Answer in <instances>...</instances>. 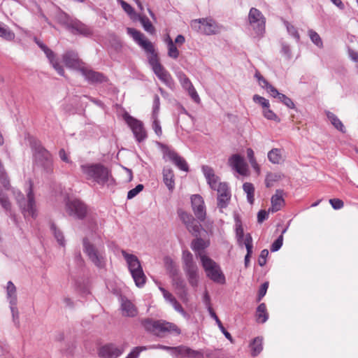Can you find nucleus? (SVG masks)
I'll return each instance as SVG.
<instances>
[{
	"instance_id": "62",
	"label": "nucleus",
	"mask_w": 358,
	"mask_h": 358,
	"mask_svg": "<svg viewBox=\"0 0 358 358\" xmlns=\"http://www.w3.org/2000/svg\"><path fill=\"white\" fill-rule=\"evenodd\" d=\"M143 189V185L141 184H138L134 189L129 190L127 193V199H131L135 197L138 193H140Z\"/></svg>"
},
{
	"instance_id": "30",
	"label": "nucleus",
	"mask_w": 358,
	"mask_h": 358,
	"mask_svg": "<svg viewBox=\"0 0 358 358\" xmlns=\"http://www.w3.org/2000/svg\"><path fill=\"white\" fill-rule=\"evenodd\" d=\"M133 20L140 21L145 31L150 34H155V29L150 20L145 15H141V14L136 15V17H133Z\"/></svg>"
},
{
	"instance_id": "41",
	"label": "nucleus",
	"mask_w": 358,
	"mask_h": 358,
	"mask_svg": "<svg viewBox=\"0 0 358 358\" xmlns=\"http://www.w3.org/2000/svg\"><path fill=\"white\" fill-rule=\"evenodd\" d=\"M244 192L247 194L248 201L252 204L254 203L255 187L250 182H245L243 185Z\"/></svg>"
},
{
	"instance_id": "27",
	"label": "nucleus",
	"mask_w": 358,
	"mask_h": 358,
	"mask_svg": "<svg viewBox=\"0 0 358 358\" xmlns=\"http://www.w3.org/2000/svg\"><path fill=\"white\" fill-rule=\"evenodd\" d=\"M202 171L211 189H216L217 177L215 175L213 169L208 166L204 165L202 166Z\"/></svg>"
},
{
	"instance_id": "2",
	"label": "nucleus",
	"mask_w": 358,
	"mask_h": 358,
	"mask_svg": "<svg viewBox=\"0 0 358 358\" xmlns=\"http://www.w3.org/2000/svg\"><path fill=\"white\" fill-rule=\"evenodd\" d=\"M80 169L87 180L101 186L112 178L110 171L101 163L83 164L81 165Z\"/></svg>"
},
{
	"instance_id": "55",
	"label": "nucleus",
	"mask_w": 358,
	"mask_h": 358,
	"mask_svg": "<svg viewBox=\"0 0 358 358\" xmlns=\"http://www.w3.org/2000/svg\"><path fill=\"white\" fill-rule=\"evenodd\" d=\"M148 348H150V349H162V350H168V351L171 352V353L172 355H178V351L180 350L179 346H178V347H169V346H166V345H152V346H150Z\"/></svg>"
},
{
	"instance_id": "51",
	"label": "nucleus",
	"mask_w": 358,
	"mask_h": 358,
	"mask_svg": "<svg viewBox=\"0 0 358 358\" xmlns=\"http://www.w3.org/2000/svg\"><path fill=\"white\" fill-rule=\"evenodd\" d=\"M308 35L310 36V40L315 45H316L319 48L322 47V41L320 35L317 32L312 29H310L308 31Z\"/></svg>"
},
{
	"instance_id": "15",
	"label": "nucleus",
	"mask_w": 358,
	"mask_h": 358,
	"mask_svg": "<svg viewBox=\"0 0 358 358\" xmlns=\"http://www.w3.org/2000/svg\"><path fill=\"white\" fill-rule=\"evenodd\" d=\"M80 73L85 79L91 84L102 83L106 82L108 80L102 73L95 71L86 67L85 65L83 68L80 69Z\"/></svg>"
},
{
	"instance_id": "60",
	"label": "nucleus",
	"mask_w": 358,
	"mask_h": 358,
	"mask_svg": "<svg viewBox=\"0 0 358 358\" xmlns=\"http://www.w3.org/2000/svg\"><path fill=\"white\" fill-rule=\"evenodd\" d=\"M253 101L262 105L264 108H269L270 106L268 100L258 94H255L253 96Z\"/></svg>"
},
{
	"instance_id": "4",
	"label": "nucleus",
	"mask_w": 358,
	"mask_h": 358,
	"mask_svg": "<svg viewBox=\"0 0 358 358\" xmlns=\"http://www.w3.org/2000/svg\"><path fill=\"white\" fill-rule=\"evenodd\" d=\"M34 150V165L41 168L46 173L53 171V163L51 154L41 145L39 141H33L31 143Z\"/></svg>"
},
{
	"instance_id": "43",
	"label": "nucleus",
	"mask_w": 358,
	"mask_h": 358,
	"mask_svg": "<svg viewBox=\"0 0 358 358\" xmlns=\"http://www.w3.org/2000/svg\"><path fill=\"white\" fill-rule=\"evenodd\" d=\"M231 199V193L227 194H220L217 195V207L220 209L225 208L229 205V201Z\"/></svg>"
},
{
	"instance_id": "16",
	"label": "nucleus",
	"mask_w": 358,
	"mask_h": 358,
	"mask_svg": "<svg viewBox=\"0 0 358 358\" xmlns=\"http://www.w3.org/2000/svg\"><path fill=\"white\" fill-rule=\"evenodd\" d=\"M63 62L68 68L73 69L80 72V69L84 66L83 62L79 59L76 52L66 51L62 56Z\"/></svg>"
},
{
	"instance_id": "24",
	"label": "nucleus",
	"mask_w": 358,
	"mask_h": 358,
	"mask_svg": "<svg viewBox=\"0 0 358 358\" xmlns=\"http://www.w3.org/2000/svg\"><path fill=\"white\" fill-rule=\"evenodd\" d=\"M283 194L284 192L282 189L275 191V194L271 197V208H269L268 211L277 212L283 206L285 203Z\"/></svg>"
},
{
	"instance_id": "53",
	"label": "nucleus",
	"mask_w": 358,
	"mask_h": 358,
	"mask_svg": "<svg viewBox=\"0 0 358 358\" xmlns=\"http://www.w3.org/2000/svg\"><path fill=\"white\" fill-rule=\"evenodd\" d=\"M255 78L257 79L259 85L266 89L268 93L270 92L269 86H273L271 85L258 71L256 72L255 75Z\"/></svg>"
},
{
	"instance_id": "45",
	"label": "nucleus",
	"mask_w": 358,
	"mask_h": 358,
	"mask_svg": "<svg viewBox=\"0 0 358 358\" xmlns=\"http://www.w3.org/2000/svg\"><path fill=\"white\" fill-rule=\"evenodd\" d=\"M168 55L173 59H177L179 56V51L174 45L171 38L168 41Z\"/></svg>"
},
{
	"instance_id": "6",
	"label": "nucleus",
	"mask_w": 358,
	"mask_h": 358,
	"mask_svg": "<svg viewBox=\"0 0 358 358\" xmlns=\"http://www.w3.org/2000/svg\"><path fill=\"white\" fill-rule=\"evenodd\" d=\"M122 255L128 264L136 285L138 287H143L145 283L146 277L138 257L134 255L128 254L125 250H122Z\"/></svg>"
},
{
	"instance_id": "35",
	"label": "nucleus",
	"mask_w": 358,
	"mask_h": 358,
	"mask_svg": "<svg viewBox=\"0 0 358 358\" xmlns=\"http://www.w3.org/2000/svg\"><path fill=\"white\" fill-rule=\"evenodd\" d=\"M257 320L258 322L264 323L268 318V314L266 312V306L265 303L259 304L257 308L256 313Z\"/></svg>"
},
{
	"instance_id": "8",
	"label": "nucleus",
	"mask_w": 358,
	"mask_h": 358,
	"mask_svg": "<svg viewBox=\"0 0 358 358\" xmlns=\"http://www.w3.org/2000/svg\"><path fill=\"white\" fill-rule=\"evenodd\" d=\"M182 259L183 270L189 285L194 287H197L199 282V268L194 261L192 254L188 250L183 251Z\"/></svg>"
},
{
	"instance_id": "28",
	"label": "nucleus",
	"mask_w": 358,
	"mask_h": 358,
	"mask_svg": "<svg viewBox=\"0 0 358 358\" xmlns=\"http://www.w3.org/2000/svg\"><path fill=\"white\" fill-rule=\"evenodd\" d=\"M163 181L169 190L172 192L175 187L174 173L171 169L164 168Z\"/></svg>"
},
{
	"instance_id": "37",
	"label": "nucleus",
	"mask_w": 358,
	"mask_h": 358,
	"mask_svg": "<svg viewBox=\"0 0 358 358\" xmlns=\"http://www.w3.org/2000/svg\"><path fill=\"white\" fill-rule=\"evenodd\" d=\"M252 355L255 357L258 355L262 350V338L260 337L255 338L250 344Z\"/></svg>"
},
{
	"instance_id": "47",
	"label": "nucleus",
	"mask_w": 358,
	"mask_h": 358,
	"mask_svg": "<svg viewBox=\"0 0 358 358\" xmlns=\"http://www.w3.org/2000/svg\"><path fill=\"white\" fill-rule=\"evenodd\" d=\"M117 1L121 5L124 12L127 13L132 20L133 17H136V15H138L134 11V8L126 1L123 0H117Z\"/></svg>"
},
{
	"instance_id": "19",
	"label": "nucleus",
	"mask_w": 358,
	"mask_h": 358,
	"mask_svg": "<svg viewBox=\"0 0 358 358\" xmlns=\"http://www.w3.org/2000/svg\"><path fill=\"white\" fill-rule=\"evenodd\" d=\"M122 352V349L113 343H109L100 348L99 355L102 358H117Z\"/></svg>"
},
{
	"instance_id": "33",
	"label": "nucleus",
	"mask_w": 358,
	"mask_h": 358,
	"mask_svg": "<svg viewBox=\"0 0 358 358\" xmlns=\"http://www.w3.org/2000/svg\"><path fill=\"white\" fill-rule=\"evenodd\" d=\"M208 245V244L203 239L197 238L192 241L191 248L196 252V256L199 257V253L203 254L202 251L206 248Z\"/></svg>"
},
{
	"instance_id": "9",
	"label": "nucleus",
	"mask_w": 358,
	"mask_h": 358,
	"mask_svg": "<svg viewBox=\"0 0 358 358\" xmlns=\"http://www.w3.org/2000/svg\"><path fill=\"white\" fill-rule=\"evenodd\" d=\"M190 25L193 30L208 36L220 33L222 28L210 17L193 20Z\"/></svg>"
},
{
	"instance_id": "22",
	"label": "nucleus",
	"mask_w": 358,
	"mask_h": 358,
	"mask_svg": "<svg viewBox=\"0 0 358 358\" xmlns=\"http://www.w3.org/2000/svg\"><path fill=\"white\" fill-rule=\"evenodd\" d=\"M229 162L230 166L235 169L238 173L244 174L246 171V164L242 157L239 155H232Z\"/></svg>"
},
{
	"instance_id": "7",
	"label": "nucleus",
	"mask_w": 358,
	"mask_h": 358,
	"mask_svg": "<svg viewBox=\"0 0 358 358\" xmlns=\"http://www.w3.org/2000/svg\"><path fill=\"white\" fill-rule=\"evenodd\" d=\"M199 258L206 275L213 281L224 284L225 278L220 266L212 259L204 254L199 253Z\"/></svg>"
},
{
	"instance_id": "61",
	"label": "nucleus",
	"mask_w": 358,
	"mask_h": 358,
	"mask_svg": "<svg viewBox=\"0 0 358 358\" xmlns=\"http://www.w3.org/2000/svg\"><path fill=\"white\" fill-rule=\"evenodd\" d=\"M264 116L271 120H274L276 122H279L280 119L278 117V116L271 110L269 109V108H265L263 110Z\"/></svg>"
},
{
	"instance_id": "23",
	"label": "nucleus",
	"mask_w": 358,
	"mask_h": 358,
	"mask_svg": "<svg viewBox=\"0 0 358 358\" xmlns=\"http://www.w3.org/2000/svg\"><path fill=\"white\" fill-rule=\"evenodd\" d=\"M44 53L45 54L46 57H48L50 63L52 66V67L55 69V71L58 73L59 75L64 76V70L59 64L58 59L56 58L55 54L54 52H52L50 48H48L47 46L46 48L43 50Z\"/></svg>"
},
{
	"instance_id": "39",
	"label": "nucleus",
	"mask_w": 358,
	"mask_h": 358,
	"mask_svg": "<svg viewBox=\"0 0 358 358\" xmlns=\"http://www.w3.org/2000/svg\"><path fill=\"white\" fill-rule=\"evenodd\" d=\"M268 159L273 164H279L282 159L281 151L280 149L273 148L268 152Z\"/></svg>"
},
{
	"instance_id": "5",
	"label": "nucleus",
	"mask_w": 358,
	"mask_h": 358,
	"mask_svg": "<svg viewBox=\"0 0 358 358\" xmlns=\"http://www.w3.org/2000/svg\"><path fill=\"white\" fill-rule=\"evenodd\" d=\"M13 192L24 217H35L36 205L31 185L29 187L27 198H24L23 194L18 190L14 189Z\"/></svg>"
},
{
	"instance_id": "54",
	"label": "nucleus",
	"mask_w": 358,
	"mask_h": 358,
	"mask_svg": "<svg viewBox=\"0 0 358 358\" xmlns=\"http://www.w3.org/2000/svg\"><path fill=\"white\" fill-rule=\"evenodd\" d=\"M286 231V229H285L282 231V234L278 236V238L272 243L271 245V251L276 252L280 249L283 243V234Z\"/></svg>"
},
{
	"instance_id": "48",
	"label": "nucleus",
	"mask_w": 358,
	"mask_h": 358,
	"mask_svg": "<svg viewBox=\"0 0 358 358\" xmlns=\"http://www.w3.org/2000/svg\"><path fill=\"white\" fill-rule=\"evenodd\" d=\"M186 228L193 236H198L200 233L201 225L194 220L193 222L186 226Z\"/></svg>"
},
{
	"instance_id": "50",
	"label": "nucleus",
	"mask_w": 358,
	"mask_h": 358,
	"mask_svg": "<svg viewBox=\"0 0 358 358\" xmlns=\"http://www.w3.org/2000/svg\"><path fill=\"white\" fill-rule=\"evenodd\" d=\"M284 24H285V26L287 28V32L292 36H293L296 40V41H299V40H300V35H299L296 28L294 26H293L292 24H291L287 21H284Z\"/></svg>"
},
{
	"instance_id": "46",
	"label": "nucleus",
	"mask_w": 358,
	"mask_h": 358,
	"mask_svg": "<svg viewBox=\"0 0 358 358\" xmlns=\"http://www.w3.org/2000/svg\"><path fill=\"white\" fill-rule=\"evenodd\" d=\"M281 174L278 173H269L266 175L265 182L267 187L273 185L274 182L278 181L281 179Z\"/></svg>"
},
{
	"instance_id": "17",
	"label": "nucleus",
	"mask_w": 358,
	"mask_h": 358,
	"mask_svg": "<svg viewBox=\"0 0 358 358\" xmlns=\"http://www.w3.org/2000/svg\"><path fill=\"white\" fill-rule=\"evenodd\" d=\"M192 206L195 216L200 221L206 219V209L203 198L199 194H194L191 197Z\"/></svg>"
},
{
	"instance_id": "3",
	"label": "nucleus",
	"mask_w": 358,
	"mask_h": 358,
	"mask_svg": "<svg viewBox=\"0 0 358 358\" xmlns=\"http://www.w3.org/2000/svg\"><path fill=\"white\" fill-rule=\"evenodd\" d=\"M83 251L92 263L99 268H103L106 264V256L103 243L94 244L87 238L83 240Z\"/></svg>"
},
{
	"instance_id": "10",
	"label": "nucleus",
	"mask_w": 358,
	"mask_h": 358,
	"mask_svg": "<svg viewBox=\"0 0 358 358\" xmlns=\"http://www.w3.org/2000/svg\"><path fill=\"white\" fill-rule=\"evenodd\" d=\"M127 32L148 55V59L150 65H152L151 59L159 61L157 54L155 52L152 43L145 38L143 33L134 28L131 27H128L127 29Z\"/></svg>"
},
{
	"instance_id": "26",
	"label": "nucleus",
	"mask_w": 358,
	"mask_h": 358,
	"mask_svg": "<svg viewBox=\"0 0 358 358\" xmlns=\"http://www.w3.org/2000/svg\"><path fill=\"white\" fill-rule=\"evenodd\" d=\"M270 92L268 93L273 98H277L280 101L283 103L289 108H294L295 105L292 99L286 95L280 93L273 86H269Z\"/></svg>"
},
{
	"instance_id": "18",
	"label": "nucleus",
	"mask_w": 358,
	"mask_h": 358,
	"mask_svg": "<svg viewBox=\"0 0 358 358\" xmlns=\"http://www.w3.org/2000/svg\"><path fill=\"white\" fill-rule=\"evenodd\" d=\"M177 76L182 87L188 92L191 98L195 102L198 103L200 101V99L190 80L183 72L181 71L177 73Z\"/></svg>"
},
{
	"instance_id": "59",
	"label": "nucleus",
	"mask_w": 358,
	"mask_h": 358,
	"mask_svg": "<svg viewBox=\"0 0 358 358\" xmlns=\"http://www.w3.org/2000/svg\"><path fill=\"white\" fill-rule=\"evenodd\" d=\"M146 350L145 346L135 347L126 358H138L140 353Z\"/></svg>"
},
{
	"instance_id": "44",
	"label": "nucleus",
	"mask_w": 358,
	"mask_h": 358,
	"mask_svg": "<svg viewBox=\"0 0 358 358\" xmlns=\"http://www.w3.org/2000/svg\"><path fill=\"white\" fill-rule=\"evenodd\" d=\"M0 204L1 207L8 213L10 215H12L11 212V203L9 201L8 196L0 192Z\"/></svg>"
},
{
	"instance_id": "21",
	"label": "nucleus",
	"mask_w": 358,
	"mask_h": 358,
	"mask_svg": "<svg viewBox=\"0 0 358 358\" xmlns=\"http://www.w3.org/2000/svg\"><path fill=\"white\" fill-rule=\"evenodd\" d=\"M165 155L171 160L178 169L184 171H188L189 167L184 158L172 150H166Z\"/></svg>"
},
{
	"instance_id": "11",
	"label": "nucleus",
	"mask_w": 358,
	"mask_h": 358,
	"mask_svg": "<svg viewBox=\"0 0 358 358\" xmlns=\"http://www.w3.org/2000/svg\"><path fill=\"white\" fill-rule=\"evenodd\" d=\"M249 25L253 32L254 37L262 36L265 32L266 18L261 11L255 8H252L248 14Z\"/></svg>"
},
{
	"instance_id": "58",
	"label": "nucleus",
	"mask_w": 358,
	"mask_h": 358,
	"mask_svg": "<svg viewBox=\"0 0 358 358\" xmlns=\"http://www.w3.org/2000/svg\"><path fill=\"white\" fill-rule=\"evenodd\" d=\"M10 311L12 313L13 320L17 327L20 325L19 320V312L17 308V305H10Z\"/></svg>"
},
{
	"instance_id": "13",
	"label": "nucleus",
	"mask_w": 358,
	"mask_h": 358,
	"mask_svg": "<svg viewBox=\"0 0 358 358\" xmlns=\"http://www.w3.org/2000/svg\"><path fill=\"white\" fill-rule=\"evenodd\" d=\"M66 210L69 215L83 220L87 215L86 205L77 199H69L66 203Z\"/></svg>"
},
{
	"instance_id": "31",
	"label": "nucleus",
	"mask_w": 358,
	"mask_h": 358,
	"mask_svg": "<svg viewBox=\"0 0 358 358\" xmlns=\"http://www.w3.org/2000/svg\"><path fill=\"white\" fill-rule=\"evenodd\" d=\"M122 315L127 317H134L137 315V310L134 305L129 300H123L122 302Z\"/></svg>"
},
{
	"instance_id": "14",
	"label": "nucleus",
	"mask_w": 358,
	"mask_h": 358,
	"mask_svg": "<svg viewBox=\"0 0 358 358\" xmlns=\"http://www.w3.org/2000/svg\"><path fill=\"white\" fill-rule=\"evenodd\" d=\"M152 69L157 78L163 82L169 89L173 90L176 85L171 74L164 69L159 61L151 59Z\"/></svg>"
},
{
	"instance_id": "1",
	"label": "nucleus",
	"mask_w": 358,
	"mask_h": 358,
	"mask_svg": "<svg viewBox=\"0 0 358 358\" xmlns=\"http://www.w3.org/2000/svg\"><path fill=\"white\" fill-rule=\"evenodd\" d=\"M141 323L146 331L159 338H164L169 334L178 336L181 333L176 324L162 320H155L148 318L143 320Z\"/></svg>"
},
{
	"instance_id": "32",
	"label": "nucleus",
	"mask_w": 358,
	"mask_h": 358,
	"mask_svg": "<svg viewBox=\"0 0 358 358\" xmlns=\"http://www.w3.org/2000/svg\"><path fill=\"white\" fill-rule=\"evenodd\" d=\"M16 291L15 285L11 281H8L6 286V292L10 305H17V303Z\"/></svg>"
},
{
	"instance_id": "40",
	"label": "nucleus",
	"mask_w": 358,
	"mask_h": 358,
	"mask_svg": "<svg viewBox=\"0 0 358 358\" xmlns=\"http://www.w3.org/2000/svg\"><path fill=\"white\" fill-rule=\"evenodd\" d=\"M0 37L6 41H11L14 40L15 34L7 26L3 24L0 28Z\"/></svg>"
},
{
	"instance_id": "56",
	"label": "nucleus",
	"mask_w": 358,
	"mask_h": 358,
	"mask_svg": "<svg viewBox=\"0 0 358 358\" xmlns=\"http://www.w3.org/2000/svg\"><path fill=\"white\" fill-rule=\"evenodd\" d=\"M213 189L217 192V195H224L231 193L228 185L226 182H220L218 185L217 182L216 189Z\"/></svg>"
},
{
	"instance_id": "57",
	"label": "nucleus",
	"mask_w": 358,
	"mask_h": 358,
	"mask_svg": "<svg viewBox=\"0 0 358 358\" xmlns=\"http://www.w3.org/2000/svg\"><path fill=\"white\" fill-rule=\"evenodd\" d=\"M247 156H248L249 162H250L251 166H252V168L258 170L259 169V166H258L257 161H256V159L255 158L254 151L252 150V148H248L247 149Z\"/></svg>"
},
{
	"instance_id": "52",
	"label": "nucleus",
	"mask_w": 358,
	"mask_h": 358,
	"mask_svg": "<svg viewBox=\"0 0 358 358\" xmlns=\"http://www.w3.org/2000/svg\"><path fill=\"white\" fill-rule=\"evenodd\" d=\"M255 78L257 79L259 85L266 89L268 93L270 92L269 86H273L271 85L258 71L256 72L255 75Z\"/></svg>"
},
{
	"instance_id": "49",
	"label": "nucleus",
	"mask_w": 358,
	"mask_h": 358,
	"mask_svg": "<svg viewBox=\"0 0 358 358\" xmlns=\"http://www.w3.org/2000/svg\"><path fill=\"white\" fill-rule=\"evenodd\" d=\"M178 214L180 219L185 224V226L189 224L190 222H193L194 220V218L191 214L187 213V212L182 210V209H179L178 210Z\"/></svg>"
},
{
	"instance_id": "63",
	"label": "nucleus",
	"mask_w": 358,
	"mask_h": 358,
	"mask_svg": "<svg viewBox=\"0 0 358 358\" xmlns=\"http://www.w3.org/2000/svg\"><path fill=\"white\" fill-rule=\"evenodd\" d=\"M159 289L161 291V292L162 293L164 299L167 302H169L171 304L176 300V298L172 295V294L170 293L169 292H168L164 287H159Z\"/></svg>"
},
{
	"instance_id": "20",
	"label": "nucleus",
	"mask_w": 358,
	"mask_h": 358,
	"mask_svg": "<svg viewBox=\"0 0 358 358\" xmlns=\"http://www.w3.org/2000/svg\"><path fill=\"white\" fill-rule=\"evenodd\" d=\"M68 29L71 30L73 34H79L85 36H89L92 34L91 29L87 25L77 19H73Z\"/></svg>"
},
{
	"instance_id": "12",
	"label": "nucleus",
	"mask_w": 358,
	"mask_h": 358,
	"mask_svg": "<svg viewBox=\"0 0 358 358\" xmlns=\"http://www.w3.org/2000/svg\"><path fill=\"white\" fill-rule=\"evenodd\" d=\"M123 117L126 123L131 129L136 140L138 143L145 140L147 138V133L144 128L143 123L128 113H125Z\"/></svg>"
},
{
	"instance_id": "25",
	"label": "nucleus",
	"mask_w": 358,
	"mask_h": 358,
	"mask_svg": "<svg viewBox=\"0 0 358 358\" xmlns=\"http://www.w3.org/2000/svg\"><path fill=\"white\" fill-rule=\"evenodd\" d=\"M173 285L175 287L177 294L183 301H187V289L185 281L181 278L173 279Z\"/></svg>"
},
{
	"instance_id": "36",
	"label": "nucleus",
	"mask_w": 358,
	"mask_h": 358,
	"mask_svg": "<svg viewBox=\"0 0 358 358\" xmlns=\"http://www.w3.org/2000/svg\"><path fill=\"white\" fill-rule=\"evenodd\" d=\"M55 18L59 23L64 25L66 29L69 28V24L72 22L71 19L68 14L62 10H59L55 15Z\"/></svg>"
},
{
	"instance_id": "34",
	"label": "nucleus",
	"mask_w": 358,
	"mask_h": 358,
	"mask_svg": "<svg viewBox=\"0 0 358 358\" xmlns=\"http://www.w3.org/2000/svg\"><path fill=\"white\" fill-rule=\"evenodd\" d=\"M327 116L328 119L330 120L331 123L334 126L336 129L340 131L342 133H345V128L342 123V122L337 117L336 115H334L331 112H327Z\"/></svg>"
},
{
	"instance_id": "42",
	"label": "nucleus",
	"mask_w": 358,
	"mask_h": 358,
	"mask_svg": "<svg viewBox=\"0 0 358 358\" xmlns=\"http://www.w3.org/2000/svg\"><path fill=\"white\" fill-rule=\"evenodd\" d=\"M165 264H166L167 271H169L170 275L173 278V279L175 278H178L177 276L178 273V270L176 268V266L175 264L173 263V262L172 261V259L170 258H166Z\"/></svg>"
},
{
	"instance_id": "64",
	"label": "nucleus",
	"mask_w": 358,
	"mask_h": 358,
	"mask_svg": "<svg viewBox=\"0 0 358 358\" xmlns=\"http://www.w3.org/2000/svg\"><path fill=\"white\" fill-rule=\"evenodd\" d=\"M268 255V251L266 249H264L261 251L260 255L258 259V264L260 266H264L266 263V257Z\"/></svg>"
},
{
	"instance_id": "29",
	"label": "nucleus",
	"mask_w": 358,
	"mask_h": 358,
	"mask_svg": "<svg viewBox=\"0 0 358 358\" xmlns=\"http://www.w3.org/2000/svg\"><path fill=\"white\" fill-rule=\"evenodd\" d=\"M180 350L178 355L182 357H187L191 358H203V352L200 350H194L189 347L180 345L179 346Z\"/></svg>"
},
{
	"instance_id": "38",
	"label": "nucleus",
	"mask_w": 358,
	"mask_h": 358,
	"mask_svg": "<svg viewBox=\"0 0 358 358\" xmlns=\"http://www.w3.org/2000/svg\"><path fill=\"white\" fill-rule=\"evenodd\" d=\"M50 230L52 232L58 243L62 246H64L65 240L63 232L60 229H57V226L54 223H51Z\"/></svg>"
}]
</instances>
